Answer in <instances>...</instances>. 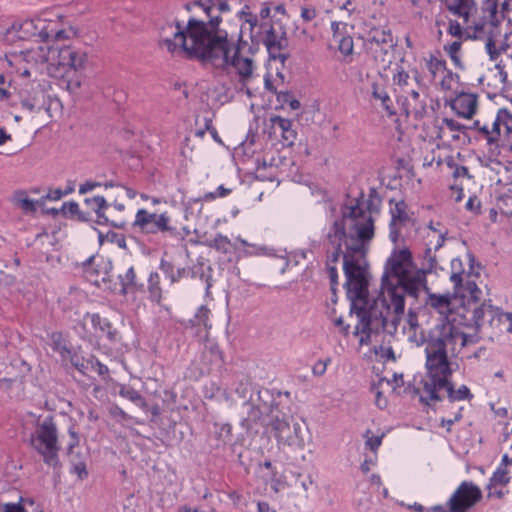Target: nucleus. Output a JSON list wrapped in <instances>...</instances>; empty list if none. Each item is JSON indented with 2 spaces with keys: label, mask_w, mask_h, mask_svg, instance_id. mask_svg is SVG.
<instances>
[{
  "label": "nucleus",
  "mask_w": 512,
  "mask_h": 512,
  "mask_svg": "<svg viewBox=\"0 0 512 512\" xmlns=\"http://www.w3.org/2000/svg\"><path fill=\"white\" fill-rule=\"evenodd\" d=\"M218 22L214 18L204 24L195 17H190L185 26L178 20L167 22L159 28L158 45L165 47L171 55L183 54L187 60L200 62Z\"/></svg>",
  "instance_id": "nucleus-1"
},
{
  "label": "nucleus",
  "mask_w": 512,
  "mask_h": 512,
  "mask_svg": "<svg viewBox=\"0 0 512 512\" xmlns=\"http://www.w3.org/2000/svg\"><path fill=\"white\" fill-rule=\"evenodd\" d=\"M443 336V331L439 328L431 329L427 337L422 333V344H425L427 380L423 382L422 392L420 393L418 390V394L419 401L432 410H435L436 404L442 401L439 391L452 374Z\"/></svg>",
  "instance_id": "nucleus-2"
},
{
  "label": "nucleus",
  "mask_w": 512,
  "mask_h": 512,
  "mask_svg": "<svg viewBox=\"0 0 512 512\" xmlns=\"http://www.w3.org/2000/svg\"><path fill=\"white\" fill-rule=\"evenodd\" d=\"M409 248H394L384 264L381 289H386L396 313L405 308V294L416 298V272Z\"/></svg>",
  "instance_id": "nucleus-3"
},
{
  "label": "nucleus",
  "mask_w": 512,
  "mask_h": 512,
  "mask_svg": "<svg viewBox=\"0 0 512 512\" xmlns=\"http://www.w3.org/2000/svg\"><path fill=\"white\" fill-rule=\"evenodd\" d=\"M373 237V221L369 218L364 224L356 225L355 240L357 243H347V251L343 256V270L346 278L343 286L350 302L358 300L367 302L369 295L367 272L355 258V255L364 254L365 244L370 242Z\"/></svg>",
  "instance_id": "nucleus-4"
},
{
  "label": "nucleus",
  "mask_w": 512,
  "mask_h": 512,
  "mask_svg": "<svg viewBox=\"0 0 512 512\" xmlns=\"http://www.w3.org/2000/svg\"><path fill=\"white\" fill-rule=\"evenodd\" d=\"M213 32L207 48L202 56L201 63H210L216 67L227 69L233 67L240 76L241 82L245 83L253 73V60L242 55H229V43L227 33Z\"/></svg>",
  "instance_id": "nucleus-5"
},
{
  "label": "nucleus",
  "mask_w": 512,
  "mask_h": 512,
  "mask_svg": "<svg viewBox=\"0 0 512 512\" xmlns=\"http://www.w3.org/2000/svg\"><path fill=\"white\" fill-rule=\"evenodd\" d=\"M29 444L46 465L55 470L61 469L58 428L53 415H47L42 420L40 417L37 419L35 430L30 434Z\"/></svg>",
  "instance_id": "nucleus-6"
},
{
  "label": "nucleus",
  "mask_w": 512,
  "mask_h": 512,
  "mask_svg": "<svg viewBox=\"0 0 512 512\" xmlns=\"http://www.w3.org/2000/svg\"><path fill=\"white\" fill-rule=\"evenodd\" d=\"M477 301L468 299L467 306L464 300L462 301L463 313H458L462 318L459 320V324L479 329L487 323L491 328L498 329L500 332L503 330L512 332V313H504L499 308L486 302L477 306Z\"/></svg>",
  "instance_id": "nucleus-7"
},
{
  "label": "nucleus",
  "mask_w": 512,
  "mask_h": 512,
  "mask_svg": "<svg viewBox=\"0 0 512 512\" xmlns=\"http://www.w3.org/2000/svg\"><path fill=\"white\" fill-rule=\"evenodd\" d=\"M362 302L361 306L357 304V301L350 303V314L354 313L359 318L356 333L361 332L369 337L372 333L379 334L387 330V317L391 308L385 297L380 295L369 305L368 300Z\"/></svg>",
  "instance_id": "nucleus-8"
},
{
  "label": "nucleus",
  "mask_w": 512,
  "mask_h": 512,
  "mask_svg": "<svg viewBox=\"0 0 512 512\" xmlns=\"http://www.w3.org/2000/svg\"><path fill=\"white\" fill-rule=\"evenodd\" d=\"M171 222V218L166 212L156 214L141 208L137 211L132 226L144 234L157 235L160 233L165 241L183 240L184 235Z\"/></svg>",
  "instance_id": "nucleus-9"
},
{
  "label": "nucleus",
  "mask_w": 512,
  "mask_h": 512,
  "mask_svg": "<svg viewBox=\"0 0 512 512\" xmlns=\"http://www.w3.org/2000/svg\"><path fill=\"white\" fill-rule=\"evenodd\" d=\"M260 28L265 29L262 43L266 47L269 59L279 60L284 66L290 58V54L287 52L289 39L286 25L280 19H274L268 27L266 23H262Z\"/></svg>",
  "instance_id": "nucleus-10"
},
{
  "label": "nucleus",
  "mask_w": 512,
  "mask_h": 512,
  "mask_svg": "<svg viewBox=\"0 0 512 512\" xmlns=\"http://www.w3.org/2000/svg\"><path fill=\"white\" fill-rule=\"evenodd\" d=\"M482 499L481 489L471 481H463L451 497L446 506L436 505L432 512H470V510Z\"/></svg>",
  "instance_id": "nucleus-11"
},
{
  "label": "nucleus",
  "mask_w": 512,
  "mask_h": 512,
  "mask_svg": "<svg viewBox=\"0 0 512 512\" xmlns=\"http://www.w3.org/2000/svg\"><path fill=\"white\" fill-rule=\"evenodd\" d=\"M470 278L471 273L465 271L463 261L460 258L452 259L450 280L453 283V296L455 298L459 297L462 301L465 299L474 301L480 299L482 292Z\"/></svg>",
  "instance_id": "nucleus-12"
},
{
  "label": "nucleus",
  "mask_w": 512,
  "mask_h": 512,
  "mask_svg": "<svg viewBox=\"0 0 512 512\" xmlns=\"http://www.w3.org/2000/svg\"><path fill=\"white\" fill-rule=\"evenodd\" d=\"M326 238L333 251L327 253L325 267L336 266L340 256H344L345 252L342 250L343 245L345 246V251H347V243H357L355 240L356 236L353 233H348L347 230L344 229L342 221H334L332 223Z\"/></svg>",
  "instance_id": "nucleus-13"
},
{
  "label": "nucleus",
  "mask_w": 512,
  "mask_h": 512,
  "mask_svg": "<svg viewBox=\"0 0 512 512\" xmlns=\"http://www.w3.org/2000/svg\"><path fill=\"white\" fill-rule=\"evenodd\" d=\"M436 264V260L430 257L427 266L423 265L421 268H418V291L420 289L424 290L427 293L426 304L443 313L450 309L452 296L450 294H434L430 292L428 277L436 276L434 271Z\"/></svg>",
  "instance_id": "nucleus-14"
},
{
  "label": "nucleus",
  "mask_w": 512,
  "mask_h": 512,
  "mask_svg": "<svg viewBox=\"0 0 512 512\" xmlns=\"http://www.w3.org/2000/svg\"><path fill=\"white\" fill-rule=\"evenodd\" d=\"M268 419L269 421L266 425L271 426L274 436L279 444L302 446V439L297 435L300 430V426L295 424L292 428L286 413L281 409L269 416Z\"/></svg>",
  "instance_id": "nucleus-15"
},
{
  "label": "nucleus",
  "mask_w": 512,
  "mask_h": 512,
  "mask_svg": "<svg viewBox=\"0 0 512 512\" xmlns=\"http://www.w3.org/2000/svg\"><path fill=\"white\" fill-rule=\"evenodd\" d=\"M68 434L70 436V440L66 447V454L69 457V462L71 464L70 473L76 474L80 480H84L88 477L86 461L80 453L74 452V449L78 447L80 443V434L76 430L75 424H71L69 426Z\"/></svg>",
  "instance_id": "nucleus-16"
},
{
  "label": "nucleus",
  "mask_w": 512,
  "mask_h": 512,
  "mask_svg": "<svg viewBox=\"0 0 512 512\" xmlns=\"http://www.w3.org/2000/svg\"><path fill=\"white\" fill-rule=\"evenodd\" d=\"M38 24H43L41 20L28 19L19 24H13L11 30H15L18 39H26L30 36H38L42 42H48L52 38L53 30H48V26L43 25L39 28Z\"/></svg>",
  "instance_id": "nucleus-17"
},
{
  "label": "nucleus",
  "mask_w": 512,
  "mask_h": 512,
  "mask_svg": "<svg viewBox=\"0 0 512 512\" xmlns=\"http://www.w3.org/2000/svg\"><path fill=\"white\" fill-rule=\"evenodd\" d=\"M270 124V136L272 134L275 136L279 134L281 137V143L284 147H291L294 145L297 138V132L293 128L292 120L275 115L270 118Z\"/></svg>",
  "instance_id": "nucleus-18"
},
{
  "label": "nucleus",
  "mask_w": 512,
  "mask_h": 512,
  "mask_svg": "<svg viewBox=\"0 0 512 512\" xmlns=\"http://www.w3.org/2000/svg\"><path fill=\"white\" fill-rule=\"evenodd\" d=\"M341 217L335 221H342L344 229L347 230V220L352 222V225L348 233H353L356 236V225L364 224L369 218L374 222L372 216L367 213L359 204V200L355 204L347 206L345 205L341 209Z\"/></svg>",
  "instance_id": "nucleus-19"
},
{
  "label": "nucleus",
  "mask_w": 512,
  "mask_h": 512,
  "mask_svg": "<svg viewBox=\"0 0 512 512\" xmlns=\"http://www.w3.org/2000/svg\"><path fill=\"white\" fill-rule=\"evenodd\" d=\"M476 9L472 11L471 15L468 17V21L466 22L463 18L464 24V32L465 39H481L485 36V26L490 24L493 27H496L499 23H494L490 19H488L487 13H483L481 11V16L476 17L474 13Z\"/></svg>",
  "instance_id": "nucleus-20"
},
{
  "label": "nucleus",
  "mask_w": 512,
  "mask_h": 512,
  "mask_svg": "<svg viewBox=\"0 0 512 512\" xmlns=\"http://www.w3.org/2000/svg\"><path fill=\"white\" fill-rule=\"evenodd\" d=\"M118 280L120 284L119 294L122 296L132 295L136 297L146 292L145 285L138 280L133 266H130L124 274H119Z\"/></svg>",
  "instance_id": "nucleus-21"
},
{
  "label": "nucleus",
  "mask_w": 512,
  "mask_h": 512,
  "mask_svg": "<svg viewBox=\"0 0 512 512\" xmlns=\"http://www.w3.org/2000/svg\"><path fill=\"white\" fill-rule=\"evenodd\" d=\"M244 406L247 407V415L242 418L240 425L247 434H257L258 427L266 424V414L254 406V398L252 396L244 403Z\"/></svg>",
  "instance_id": "nucleus-22"
},
{
  "label": "nucleus",
  "mask_w": 512,
  "mask_h": 512,
  "mask_svg": "<svg viewBox=\"0 0 512 512\" xmlns=\"http://www.w3.org/2000/svg\"><path fill=\"white\" fill-rule=\"evenodd\" d=\"M459 312H462V306L457 309V311L451 314L450 323L448 325H436L434 328H439L443 331V339L445 343L447 341H456L457 339L461 340V346L464 347L469 341V335L465 332L459 330L457 325L464 326L463 324H459V320H461V316L458 315Z\"/></svg>",
  "instance_id": "nucleus-23"
},
{
  "label": "nucleus",
  "mask_w": 512,
  "mask_h": 512,
  "mask_svg": "<svg viewBox=\"0 0 512 512\" xmlns=\"http://www.w3.org/2000/svg\"><path fill=\"white\" fill-rule=\"evenodd\" d=\"M213 432L211 435L210 448L212 451L219 453L225 450L226 446L232 444L233 434L232 426L229 423H218L213 424Z\"/></svg>",
  "instance_id": "nucleus-24"
},
{
  "label": "nucleus",
  "mask_w": 512,
  "mask_h": 512,
  "mask_svg": "<svg viewBox=\"0 0 512 512\" xmlns=\"http://www.w3.org/2000/svg\"><path fill=\"white\" fill-rule=\"evenodd\" d=\"M179 270L184 271L183 274L180 275V281L182 279L191 278V279H199L206 284V291L212 287V267L210 265H206L202 260H197L192 266L188 267H179Z\"/></svg>",
  "instance_id": "nucleus-25"
},
{
  "label": "nucleus",
  "mask_w": 512,
  "mask_h": 512,
  "mask_svg": "<svg viewBox=\"0 0 512 512\" xmlns=\"http://www.w3.org/2000/svg\"><path fill=\"white\" fill-rule=\"evenodd\" d=\"M451 108L458 116L470 119L476 112L477 97L471 93H460L452 101Z\"/></svg>",
  "instance_id": "nucleus-26"
},
{
  "label": "nucleus",
  "mask_w": 512,
  "mask_h": 512,
  "mask_svg": "<svg viewBox=\"0 0 512 512\" xmlns=\"http://www.w3.org/2000/svg\"><path fill=\"white\" fill-rule=\"evenodd\" d=\"M512 0H484L481 11L487 13V18L494 23H500L505 18L507 12L512 8L510 2Z\"/></svg>",
  "instance_id": "nucleus-27"
},
{
  "label": "nucleus",
  "mask_w": 512,
  "mask_h": 512,
  "mask_svg": "<svg viewBox=\"0 0 512 512\" xmlns=\"http://www.w3.org/2000/svg\"><path fill=\"white\" fill-rule=\"evenodd\" d=\"M366 41L374 44L382 51L387 52L388 48L394 46L391 30L386 27H371L366 35Z\"/></svg>",
  "instance_id": "nucleus-28"
},
{
  "label": "nucleus",
  "mask_w": 512,
  "mask_h": 512,
  "mask_svg": "<svg viewBox=\"0 0 512 512\" xmlns=\"http://www.w3.org/2000/svg\"><path fill=\"white\" fill-rule=\"evenodd\" d=\"M254 406L266 414L267 418L280 409L274 393L268 388H261L257 391Z\"/></svg>",
  "instance_id": "nucleus-29"
},
{
  "label": "nucleus",
  "mask_w": 512,
  "mask_h": 512,
  "mask_svg": "<svg viewBox=\"0 0 512 512\" xmlns=\"http://www.w3.org/2000/svg\"><path fill=\"white\" fill-rule=\"evenodd\" d=\"M407 205L404 201H399L395 204L394 208H391V221L389 224V238L393 243H397L399 239V231L397 229V222H406L409 217L406 213Z\"/></svg>",
  "instance_id": "nucleus-30"
},
{
  "label": "nucleus",
  "mask_w": 512,
  "mask_h": 512,
  "mask_svg": "<svg viewBox=\"0 0 512 512\" xmlns=\"http://www.w3.org/2000/svg\"><path fill=\"white\" fill-rule=\"evenodd\" d=\"M69 55H74V46H53L49 49V57L51 59V66H55V72L61 76L63 68L68 63Z\"/></svg>",
  "instance_id": "nucleus-31"
},
{
  "label": "nucleus",
  "mask_w": 512,
  "mask_h": 512,
  "mask_svg": "<svg viewBox=\"0 0 512 512\" xmlns=\"http://www.w3.org/2000/svg\"><path fill=\"white\" fill-rule=\"evenodd\" d=\"M85 318H90L92 326L105 334L110 342L114 343L118 340V331L107 318L102 317L99 313H86Z\"/></svg>",
  "instance_id": "nucleus-32"
},
{
  "label": "nucleus",
  "mask_w": 512,
  "mask_h": 512,
  "mask_svg": "<svg viewBox=\"0 0 512 512\" xmlns=\"http://www.w3.org/2000/svg\"><path fill=\"white\" fill-rule=\"evenodd\" d=\"M148 299L155 304H161L163 300V290L160 283V276L157 271H151L147 279Z\"/></svg>",
  "instance_id": "nucleus-33"
},
{
  "label": "nucleus",
  "mask_w": 512,
  "mask_h": 512,
  "mask_svg": "<svg viewBox=\"0 0 512 512\" xmlns=\"http://www.w3.org/2000/svg\"><path fill=\"white\" fill-rule=\"evenodd\" d=\"M446 5L451 13L464 18L466 22L472 11L475 10L474 0H446Z\"/></svg>",
  "instance_id": "nucleus-34"
},
{
  "label": "nucleus",
  "mask_w": 512,
  "mask_h": 512,
  "mask_svg": "<svg viewBox=\"0 0 512 512\" xmlns=\"http://www.w3.org/2000/svg\"><path fill=\"white\" fill-rule=\"evenodd\" d=\"M480 134L487 140L489 145L499 146V141L503 140V130L498 114L492 123V128L489 129L487 125H483L480 129Z\"/></svg>",
  "instance_id": "nucleus-35"
},
{
  "label": "nucleus",
  "mask_w": 512,
  "mask_h": 512,
  "mask_svg": "<svg viewBox=\"0 0 512 512\" xmlns=\"http://www.w3.org/2000/svg\"><path fill=\"white\" fill-rule=\"evenodd\" d=\"M441 389H445L447 392L448 399L451 402L461 401V400H471L474 396L471 393L470 389L466 385H461L457 390L454 389L453 383L448 379H446V384L441 386Z\"/></svg>",
  "instance_id": "nucleus-36"
},
{
  "label": "nucleus",
  "mask_w": 512,
  "mask_h": 512,
  "mask_svg": "<svg viewBox=\"0 0 512 512\" xmlns=\"http://www.w3.org/2000/svg\"><path fill=\"white\" fill-rule=\"evenodd\" d=\"M159 270L164 275L165 279H167L170 285H174L180 282V275L183 274L184 271L179 270V267H176L175 264L171 261L162 257L159 262Z\"/></svg>",
  "instance_id": "nucleus-37"
},
{
  "label": "nucleus",
  "mask_w": 512,
  "mask_h": 512,
  "mask_svg": "<svg viewBox=\"0 0 512 512\" xmlns=\"http://www.w3.org/2000/svg\"><path fill=\"white\" fill-rule=\"evenodd\" d=\"M68 59V63L63 68L60 77H64L70 72H77L83 69L87 60V55L85 52H82L80 49L74 47V55H69Z\"/></svg>",
  "instance_id": "nucleus-38"
},
{
  "label": "nucleus",
  "mask_w": 512,
  "mask_h": 512,
  "mask_svg": "<svg viewBox=\"0 0 512 512\" xmlns=\"http://www.w3.org/2000/svg\"><path fill=\"white\" fill-rule=\"evenodd\" d=\"M372 97L376 100H380L382 107L388 113L389 116L396 115L397 111L393 109V103L388 93L379 83H372Z\"/></svg>",
  "instance_id": "nucleus-39"
},
{
  "label": "nucleus",
  "mask_w": 512,
  "mask_h": 512,
  "mask_svg": "<svg viewBox=\"0 0 512 512\" xmlns=\"http://www.w3.org/2000/svg\"><path fill=\"white\" fill-rule=\"evenodd\" d=\"M12 202L20 207L25 214H34L37 211L36 202L28 197L25 190L15 191Z\"/></svg>",
  "instance_id": "nucleus-40"
},
{
  "label": "nucleus",
  "mask_w": 512,
  "mask_h": 512,
  "mask_svg": "<svg viewBox=\"0 0 512 512\" xmlns=\"http://www.w3.org/2000/svg\"><path fill=\"white\" fill-rule=\"evenodd\" d=\"M119 395L129 401L133 402L135 405L140 407L142 410H148V403L145 398L133 387L129 385H120Z\"/></svg>",
  "instance_id": "nucleus-41"
},
{
  "label": "nucleus",
  "mask_w": 512,
  "mask_h": 512,
  "mask_svg": "<svg viewBox=\"0 0 512 512\" xmlns=\"http://www.w3.org/2000/svg\"><path fill=\"white\" fill-rule=\"evenodd\" d=\"M61 213L64 217L76 218L79 222L91 221L90 214L82 212L75 201L64 202L61 207Z\"/></svg>",
  "instance_id": "nucleus-42"
},
{
  "label": "nucleus",
  "mask_w": 512,
  "mask_h": 512,
  "mask_svg": "<svg viewBox=\"0 0 512 512\" xmlns=\"http://www.w3.org/2000/svg\"><path fill=\"white\" fill-rule=\"evenodd\" d=\"M227 42L229 43V55H241L242 50L248 44L243 38V27L240 26L236 33L227 32Z\"/></svg>",
  "instance_id": "nucleus-43"
},
{
  "label": "nucleus",
  "mask_w": 512,
  "mask_h": 512,
  "mask_svg": "<svg viewBox=\"0 0 512 512\" xmlns=\"http://www.w3.org/2000/svg\"><path fill=\"white\" fill-rule=\"evenodd\" d=\"M204 244L223 254L231 253L233 247L231 240L221 233H217L213 239L206 240Z\"/></svg>",
  "instance_id": "nucleus-44"
},
{
  "label": "nucleus",
  "mask_w": 512,
  "mask_h": 512,
  "mask_svg": "<svg viewBox=\"0 0 512 512\" xmlns=\"http://www.w3.org/2000/svg\"><path fill=\"white\" fill-rule=\"evenodd\" d=\"M498 115L503 130V141H512V112L502 108L498 110Z\"/></svg>",
  "instance_id": "nucleus-45"
},
{
  "label": "nucleus",
  "mask_w": 512,
  "mask_h": 512,
  "mask_svg": "<svg viewBox=\"0 0 512 512\" xmlns=\"http://www.w3.org/2000/svg\"><path fill=\"white\" fill-rule=\"evenodd\" d=\"M397 176L402 178L411 179L414 176V165L411 157L402 158L399 157L396 160Z\"/></svg>",
  "instance_id": "nucleus-46"
},
{
  "label": "nucleus",
  "mask_w": 512,
  "mask_h": 512,
  "mask_svg": "<svg viewBox=\"0 0 512 512\" xmlns=\"http://www.w3.org/2000/svg\"><path fill=\"white\" fill-rule=\"evenodd\" d=\"M209 314H210V310L205 305H202L198 308L194 317L189 320V323L191 324L192 327H200V326H203L205 328L210 327L208 325Z\"/></svg>",
  "instance_id": "nucleus-47"
},
{
  "label": "nucleus",
  "mask_w": 512,
  "mask_h": 512,
  "mask_svg": "<svg viewBox=\"0 0 512 512\" xmlns=\"http://www.w3.org/2000/svg\"><path fill=\"white\" fill-rule=\"evenodd\" d=\"M510 482V476L506 468L499 466L493 473L487 486H506Z\"/></svg>",
  "instance_id": "nucleus-48"
},
{
  "label": "nucleus",
  "mask_w": 512,
  "mask_h": 512,
  "mask_svg": "<svg viewBox=\"0 0 512 512\" xmlns=\"http://www.w3.org/2000/svg\"><path fill=\"white\" fill-rule=\"evenodd\" d=\"M426 67L430 72L432 79H434L438 73H443L445 71L446 62L431 56L430 59L426 61Z\"/></svg>",
  "instance_id": "nucleus-49"
},
{
  "label": "nucleus",
  "mask_w": 512,
  "mask_h": 512,
  "mask_svg": "<svg viewBox=\"0 0 512 512\" xmlns=\"http://www.w3.org/2000/svg\"><path fill=\"white\" fill-rule=\"evenodd\" d=\"M70 362L71 364L84 376H88V373L90 371V363L89 358H79L76 353L71 352L69 354Z\"/></svg>",
  "instance_id": "nucleus-50"
},
{
  "label": "nucleus",
  "mask_w": 512,
  "mask_h": 512,
  "mask_svg": "<svg viewBox=\"0 0 512 512\" xmlns=\"http://www.w3.org/2000/svg\"><path fill=\"white\" fill-rule=\"evenodd\" d=\"M51 339L53 341V350L58 351L63 357L65 356V354H71L72 350L69 349L67 345L63 343L62 333H52Z\"/></svg>",
  "instance_id": "nucleus-51"
},
{
  "label": "nucleus",
  "mask_w": 512,
  "mask_h": 512,
  "mask_svg": "<svg viewBox=\"0 0 512 512\" xmlns=\"http://www.w3.org/2000/svg\"><path fill=\"white\" fill-rule=\"evenodd\" d=\"M370 434H371V430H367L363 435L364 438H366L365 445L372 452H376L382 443L384 434L382 433L381 435H377V436L370 435Z\"/></svg>",
  "instance_id": "nucleus-52"
},
{
  "label": "nucleus",
  "mask_w": 512,
  "mask_h": 512,
  "mask_svg": "<svg viewBox=\"0 0 512 512\" xmlns=\"http://www.w3.org/2000/svg\"><path fill=\"white\" fill-rule=\"evenodd\" d=\"M336 41L338 42V49L343 55L348 56L352 54L354 43L351 36H341Z\"/></svg>",
  "instance_id": "nucleus-53"
},
{
  "label": "nucleus",
  "mask_w": 512,
  "mask_h": 512,
  "mask_svg": "<svg viewBox=\"0 0 512 512\" xmlns=\"http://www.w3.org/2000/svg\"><path fill=\"white\" fill-rule=\"evenodd\" d=\"M84 203L86 205L95 204V207L93 208L94 212H102L109 207L106 199L100 195L92 198H85Z\"/></svg>",
  "instance_id": "nucleus-54"
},
{
  "label": "nucleus",
  "mask_w": 512,
  "mask_h": 512,
  "mask_svg": "<svg viewBox=\"0 0 512 512\" xmlns=\"http://www.w3.org/2000/svg\"><path fill=\"white\" fill-rule=\"evenodd\" d=\"M109 414L116 419L118 422H127L132 419L121 407L114 404L109 408Z\"/></svg>",
  "instance_id": "nucleus-55"
},
{
  "label": "nucleus",
  "mask_w": 512,
  "mask_h": 512,
  "mask_svg": "<svg viewBox=\"0 0 512 512\" xmlns=\"http://www.w3.org/2000/svg\"><path fill=\"white\" fill-rule=\"evenodd\" d=\"M89 363H90V371H97L98 375L105 376L108 375L109 369L108 367L101 363L100 360L95 356L89 357Z\"/></svg>",
  "instance_id": "nucleus-56"
},
{
  "label": "nucleus",
  "mask_w": 512,
  "mask_h": 512,
  "mask_svg": "<svg viewBox=\"0 0 512 512\" xmlns=\"http://www.w3.org/2000/svg\"><path fill=\"white\" fill-rule=\"evenodd\" d=\"M380 201L381 200L378 198L376 190L372 188L370 190L369 199L367 200V213L371 215L372 212H378V206Z\"/></svg>",
  "instance_id": "nucleus-57"
},
{
  "label": "nucleus",
  "mask_w": 512,
  "mask_h": 512,
  "mask_svg": "<svg viewBox=\"0 0 512 512\" xmlns=\"http://www.w3.org/2000/svg\"><path fill=\"white\" fill-rule=\"evenodd\" d=\"M409 74L407 71L403 69V67H398L397 72L393 76V81L399 87H404L408 84Z\"/></svg>",
  "instance_id": "nucleus-58"
},
{
  "label": "nucleus",
  "mask_w": 512,
  "mask_h": 512,
  "mask_svg": "<svg viewBox=\"0 0 512 512\" xmlns=\"http://www.w3.org/2000/svg\"><path fill=\"white\" fill-rule=\"evenodd\" d=\"M448 32L454 37L465 38L464 27L456 20H450Z\"/></svg>",
  "instance_id": "nucleus-59"
},
{
  "label": "nucleus",
  "mask_w": 512,
  "mask_h": 512,
  "mask_svg": "<svg viewBox=\"0 0 512 512\" xmlns=\"http://www.w3.org/2000/svg\"><path fill=\"white\" fill-rule=\"evenodd\" d=\"M497 183L502 185H512V166H505L503 168V174L498 179ZM509 192L512 193V189H509ZM510 198H512V195Z\"/></svg>",
  "instance_id": "nucleus-60"
},
{
  "label": "nucleus",
  "mask_w": 512,
  "mask_h": 512,
  "mask_svg": "<svg viewBox=\"0 0 512 512\" xmlns=\"http://www.w3.org/2000/svg\"><path fill=\"white\" fill-rule=\"evenodd\" d=\"M460 49H461L460 41H454L448 47H445V50L448 52L450 58L455 63L459 62L458 53H459Z\"/></svg>",
  "instance_id": "nucleus-61"
},
{
  "label": "nucleus",
  "mask_w": 512,
  "mask_h": 512,
  "mask_svg": "<svg viewBox=\"0 0 512 512\" xmlns=\"http://www.w3.org/2000/svg\"><path fill=\"white\" fill-rule=\"evenodd\" d=\"M328 277L330 280V290L331 292H335L336 287L338 286V271L336 266L325 267Z\"/></svg>",
  "instance_id": "nucleus-62"
},
{
  "label": "nucleus",
  "mask_w": 512,
  "mask_h": 512,
  "mask_svg": "<svg viewBox=\"0 0 512 512\" xmlns=\"http://www.w3.org/2000/svg\"><path fill=\"white\" fill-rule=\"evenodd\" d=\"M374 351L376 355H380L384 362L389 359L395 360V354L392 347L385 348L383 346H379L378 348L375 347Z\"/></svg>",
  "instance_id": "nucleus-63"
},
{
  "label": "nucleus",
  "mask_w": 512,
  "mask_h": 512,
  "mask_svg": "<svg viewBox=\"0 0 512 512\" xmlns=\"http://www.w3.org/2000/svg\"><path fill=\"white\" fill-rule=\"evenodd\" d=\"M465 208L468 211L478 214L481 211V201L478 199L477 196H471L466 202Z\"/></svg>",
  "instance_id": "nucleus-64"
}]
</instances>
